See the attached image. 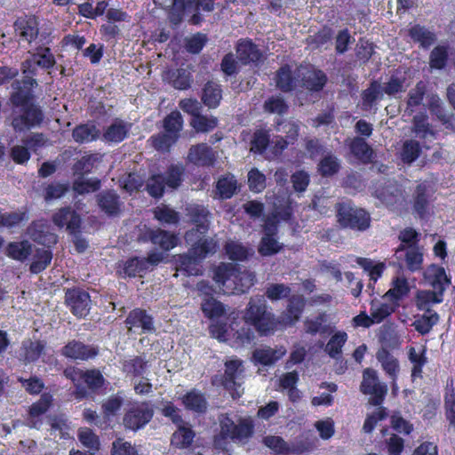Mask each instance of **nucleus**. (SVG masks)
I'll return each instance as SVG.
<instances>
[{
	"mask_svg": "<svg viewBox=\"0 0 455 455\" xmlns=\"http://www.w3.org/2000/svg\"><path fill=\"white\" fill-rule=\"evenodd\" d=\"M340 168V161L331 153L323 156L318 164V172L322 176L329 177L336 174Z\"/></svg>",
	"mask_w": 455,
	"mask_h": 455,
	"instance_id": "58",
	"label": "nucleus"
},
{
	"mask_svg": "<svg viewBox=\"0 0 455 455\" xmlns=\"http://www.w3.org/2000/svg\"><path fill=\"white\" fill-rule=\"evenodd\" d=\"M426 276L431 283L433 289L443 292L451 283L450 278L447 277L445 270L442 267L432 265L426 272Z\"/></svg>",
	"mask_w": 455,
	"mask_h": 455,
	"instance_id": "38",
	"label": "nucleus"
},
{
	"mask_svg": "<svg viewBox=\"0 0 455 455\" xmlns=\"http://www.w3.org/2000/svg\"><path fill=\"white\" fill-rule=\"evenodd\" d=\"M165 186L163 174H153L148 180L147 191L152 197L159 199L164 194Z\"/></svg>",
	"mask_w": 455,
	"mask_h": 455,
	"instance_id": "64",
	"label": "nucleus"
},
{
	"mask_svg": "<svg viewBox=\"0 0 455 455\" xmlns=\"http://www.w3.org/2000/svg\"><path fill=\"white\" fill-rule=\"evenodd\" d=\"M425 354V347L416 349L415 347H411L409 349L408 358L410 362L413 364V367L411 369L412 380H414L416 378H421L422 367L427 362Z\"/></svg>",
	"mask_w": 455,
	"mask_h": 455,
	"instance_id": "54",
	"label": "nucleus"
},
{
	"mask_svg": "<svg viewBox=\"0 0 455 455\" xmlns=\"http://www.w3.org/2000/svg\"><path fill=\"white\" fill-rule=\"evenodd\" d=\"M52 257L51 248H36L29 266V271L36 275L42 273L51 264Z\"/></svg>",
	"mask_w": 455,
	"mask_h": 455,
	"instance_id": "39",
	"label": "nucleus"
},
{
	"mask_svg": "<svg viewBox=\"0 0 455 455\" xmlns=\"http://www.w3.org/2000/svg\"><path fill=\"white\" fill-rule=\"evenodd\" d=\"M208 287L204 281H201V293L204 292L205 297L203 299L201 309L204 315L212 321L209 326V331L212 337L224 341L230 336V331H234L233 338L238 346L250 344L254 339V332L249 323H244L240 329H235L237 323L233 322L228 326L225 320L227 315L232 316L235 312L226 307L213 297L208 295Z\"/></svg>",
	"mask_w": 455,
	"mask_h": 455,
	"instance_id": "1",
	"label": "nucleus"
},
{
	"mask_svg": "<svg viewBox=\"0 0 455 455\" xmlns=\"http://www.w3.org/2000/svg\"><path fill=\"white\" fill-rule=\"evenodd\" d=\"M96 202L100 210L109 218L119 217L123 212L124 203L114 189L99 193L96 196Z\"/></svg>",
	"mask_w": 455,
	"mask_h": 455,
	"instance_id": "17",
	"label": "nucleus"
},
{
	"mask_svg": "<svg viewBox=\"0 0 455 455\" xmlns=\"http://www.w3.org/2000/svg\"><path fill=\"white\" fill-rule=\"evenodd\" d=\"M238 59L244 64L257 62L261 58V52L250 40H241L236 46Z\"/></svg>",
	"mask_w": 455,
	"mask_h": 455,
	"instance_id": "37",
	"label": "nucleus"
},
{
	"mask_svg": "<svg viewBox=\"0 0 455 455\" xmlns=\"http://www.w3.org/2000/svg\"><path fill=\"white\" fill-rule=\"evenodd\" d=\"M412 132L416 137L421 140L434 139L435 132L428 123V117L426 114L419 113L412 119Z\"/></svg>",
	"mask_w": 455,
	"mask_h": 455,
	"instance_id": "42",
	"label": "nucleus"
},
{
	"mask_svg": "<svg viewBox=\"0 0 455 455\" xmlns=\"http://www.w3.org/2000/svg\"><path fill=\"white\" fill-rule=\"evenodd\" d=\"M299 78L298 69L296 70V74H293L288 65L283 66L276 72V87L285 92H291L299 84Z\"/></svg>",
	"mask_w": 455,
	"mask_h": 455,
	"instance_id": "32",
	"label": "nucleus"
},
{
	"mask_svg": "<svg viewBox=\"0 0 455 455\" xmlns=\"http://www.w3.org/2000/svg\"><path fill=\"white\" fill-rule=\"evenodd\" d=\"M132 124L120 118H116L113 123L108 126L102 134V139L108 143H121L131 132Z\"/></svg>",
	"mask_w": 455,
	"mask_h": 455,
	"instance_id": "28",
	"label": "nucleus"
},
{
	"mask_svg": "<svg viewBox=\"0 0 455 455\" xmlns=\"http://www.w3.org/2000/svg\"><path fill=\"white\" fill-rule=\"evenodd\" d=\"M56 65V59L48 46H38L35 52L31 53V57L21 62L22 74H30V76L37 75V68L46 70L51 74L50 70Z\"/></svg>",
	"mask_w": 455,
	"mask_h": 455,
	"instance_id": "8",
	"label": "nucleus"
},
{
	"mask_svg": "<svg viewBox=\"0 0 455 455\" xmlns=\"http://www.w3.org/2000/svg\"><path fill=\"white\" fill-rule=\"evenodd\" d=\"M192 220L195 227L185 233L184 239L191 245L188 253L180 254L177 260V271L187 276L199 275V208L193 211Z\"/></svg>",
	"mask_w": 455,
	"mask_h": 455,
	"instance_id": "4",
	"label": "nucleus"
},
{
	"mask_svg": "<svg viewBox=\"0 0 455 455\" xmlns=\"http://www.w3.org/2000/svg\"><path fill=\"white\" fill-rule=\"evenodd\" d=\"M16 36L28 44L34 42L39 34V21L35 15L19 17L13 24Z\"/></svg>",
	"mask_w": 455,
	"mask_h": 455,
	"instance_id": "21",
	"label": "nucleus"
},
{
	"mask_svg": "<svg viewBox=\"0 0 455 455\" xmlns=\"http://www.w3.org/2000/svg\"><path fill=\"white\" fill-rule=\"evenodd\" d=\"M376 196L388 207L401 205L405 200L403 187L395 180L387 181L376 191Z\"/></svg>",
	"mask_w": 455,
	"mask_h": 455,
	"instance_id": "23",
	"label": "nucleus"
},
{
	"mask_svg": "<svg viewBox=\"0 0 455 455\" xmlns=\"http://www.w3.org/2000/svg\"><path fill=\"white\" fill-rule=\"evenodd\" d=\"M55 226L66 228L68 233L77 232L82 226L81 215L71 206L60 208L52 217Z\"/></svg>",
	"mask_w": 455,
	"mask_h": 455,
	"instance_id": "22",
	"label": "nucleus"
},
{
	"mask_svg": "<svg viewBox=\"0 0 455 455\" xmlns=\"http://www.w3.org/2000/svg\"><path fill=\"white\" fill-rule=\"evenodd\" d=\"M79 378L84 380L88 389L94 394L102 388L105 384L103 375L96 369L80 371Z\"/></svg>",
	"mask_w": 455,
	"mask_h": 455,
	"instance_id": "51",
	"label": "nucleus"
},
{
	"mask_svg": "<svg viewBox=\"0 0 455 455\" xmlns=\"http://www.w3.org/2000/svg\"><path fill=\"white\" fill-rule=\"evenodd\" d=\"M100 134V130L92 123L78 124L72 131L74 140L79 144L95 141L99 139Z\"/></svg>",
	"mask_w": 455,
	"mask_h": 455,
	"instance_id": "34",
	"label": "nucleus"
},
{
	"mask_svg": "<svg viewBox=\"0 0 455 455\" xmlns=\"http://www.w3.org/2000/svg\"><path fill=\"white\" fill-rule=\"evenodd\" d=\"M381 84L378 81L371 83L370 86L362 92V106L363 110H371L383 98Z\"/></svg>",
	"mask_w": 455,
	"mask_h": 455,
	"instance_id": "44",
	"label": "nucleus"
},
{
	"mask_svg": "<svg viewBox=\"0 0 455 455\" xmlns=\"http://www.w3.org/2000/svg\"><path fill=\"white\" fill-rule=\"evenodd\" d=\"M239 190L237 180L231 173L220 176L216 183V194L222 200L230 199Z\"/></svg>",
	"mask_w": 455,
	"mask_h": 455,
	"instance_id": "31",
	"label": "nucleus"
},
{
	"mask_svg": "<svg viewBox=\"0 0 455 455\" xmlns=\"http://www.w3.org/2000/svg\"><path fill=\"white\" fill-rule=\"evenodd\" d=\"M419 142L413 139L405 140L400 149V157L404 164H412L421 154Z\"/></svg>",
	"mask_w": 455,
	"mask_h": 455,
	"instance_id": "53",
	"label": "nucleus"
},
{
	"mask_svg": "<svg viewBox=\"0 0 455 455\" xmlns=\"http://www.w3.org/2000/svg\"><path fill=\"white\" fill-rule=\"evenodd\" d=\"M361 391L363 394L371 395L370 403L378 406L383 403L387 393V387L379 379L375 370L367 368L363 371Z\"/></svg>",
	"mask_w": 455,
	"mask_h": 455,
	"instance_id": "12",
	"label": "nucleus"
},
{
	"mask_svg": "<svg viewBox=\"0 0 455 455\" xmlns=\"http://www.w3.org/2000/svg\"><path fill=\"white\" fill-rule=\"evenodd\" d=\"M124 325L128 332H136L140 330V333L146 334L152 333L156 330L153 316L141 307H135L128 313Z\"/></svg>",
	"mask_w": 455,
	"mask_h": 455,
	"instance_id": "15",
	"label": "nucleus"
},
{
	"mask_svg": "<svg viewBox=\"0 0 455 455\" xmlns=\"http://www.w3.org/2000/svg\"><path fill=\"white\" fill-rule=\"evenodd\" d=\"M285 353L286 350L283 347L275 349L270 347H262L254 350L253 358L260 364L272 365L284 355Z\"/></svg>",
	"mask_w": 455,
	"mask_h": 455,
	"instance_id": "40",
	"label": "nucleus"
},
{
	"mask_svg": "<svg viewBox=\"0 0 455 455\" xmlns=\"http://www.w3.org/2000/svg\"><path fill=\"white\" fill-rule=\"evenodd\" d=\"M183 118L178 110L166 115L162 121L163 131L149 137L151 147L160 153H169L180 138L183 129Z\"/></svg>",
	"mask_w": 455,
	"mask_h": 455,
	"instance_id": "2",
	"label": "nucleus"
},
{
	"mask_svg": "<svg viewBox=\"0 0 455 455\" xmlns=\"http://www.w3.org/2000/svg\"><path fill=\"white\" fill-rule=\"evenodd\" d=\"M46 347V341L44 340H28L23 342V359L27 363L36 362Z\"/></svg>",
	"mask_w": 455,
	"mask_h": 455,
	"instance_id": "47",
	"label": "nucleus"
},
{
	"mask_svg": "<svg viewBox=\"0 0 455 455\" xmlns=\"http://www.w3.org/2000/svg\"><path fill=\"white\" fill-rule=\"evenodd\" d=\"M222 99V90L220 85L215 82H208L201 94V100L204 104L210 108H214L219 106Z\"/></svg>",
	"mask_w": 455,
	"mask_h": 455,
	"instance_id": "46",
	"label": "nucleus"
},
{
	"mask_svg": "<svg viewBox=\"0 0 455 455\" xmlns=\"http://www.w3.org/2000/svg\"><path fill=\"white\" fill-rule=\"evenodd\" d=\"M347 339L344 331L335 333L325 346L324 351L333 359L339 360L341 357L342 347Z\"/></svg>",
	"mask_w": 455,
	"mask_h": 455,
	"instance_id": "56",
	"label": "nucleus"
},
{
	"mask_svg": "<svg viewBox=\"0 0 455 455\" xmlns=\"http://www.w3.org/2000/svg\"><path fill=\"white\" fill-rule=\"evenodd\" d=\"M148 369V362L141 356H134L123 363V371L133 377H141Z\"/></svg>",
	"mask_w": 455,
	"mask_h": 455,
	"instance_id": "59",
	"label": "nucleus"
},
{
	"mask_svg": "<svg viewBox=\"0 0 455 455\" xmlns=\"http://www.w3.org/2000/svg\"><path fill=\"white\" fill-rule=\"evenodd\" d=\"M185 174V167L182 164H172L167 167L165 175H164L165 185L172 188H179Z\"/></svg>",
	"mask_w": 455,
	"mask_h": 455,
	"instance_id": "50",
	"label": "nucleus"
},
{
	"mask_svg": "<svg viewBox=\"0 0 455 455\" xmlns=\"http://www.w3.org/2000/svg\"><path fill=\"white\" fill-rule=\"evenodd\" d=\"M350 150L352 154L363 163L370 162L373 154L372 149L361 137L354 138L350 142Z\"/></svg>",
	"mask_w": 455,
	"mask_h": 455,
	"instance_id": "55",
	"label": "nucleus"
},
{
	"mask_svg": "<svg viewBox=\"0 0 455 455\" xmlns=\"http://www.w3.org/2000/svg\"><path fill=\"white\" fill-rule=\"evenodd\" d=\"M443 292L438 291H420L416 297V306L421 311L433 310L431 307L443 301Z\"/></svg>",
	"mask_w": 455,
	"mask_h": 455,
	"instance_id": "48",
	"label": "nucleus"
},
{
	"mask_svg": "<svg viewBox=\"0 0 455 455\" xmlns=\"http://www.w3.org/2000/svg\"><path fill=\"white\" fill-rule=\"evenodd\" d=\"M179 107L183 112L191 116L190 125L195 132H199V103L195 99H183L180 101Z\"/></svg>",
	"mask_w": 455,
	"mask_h": 455,
	"instance_id": "57",
	"label": "nucleus"
},
{
	"mask_svg": "<svg viewBox=\"0 0 455 455\" xmlns=\"http://www.w3.org/2000/svg\"><path fill=\"white\" fill-rule=\"evenodd\" d=\"M138 240L142 243H151L158 246L164 251L172 250L180 242L178 234L160 228H145V229L140 233Z\"/></svg>",
	"mask_w": 455,
	"mask_h": 455,
	"instance_id": "11",
	"label": "nucleus"
},
{
	"mask_svg": "<svg viewBox=\"0 0 455 455\" xmlns=\"http://www.w3.org/2000/svg\"><path fill=\"white\" fill-rule=\"evenodd\" d=\"M60 353L66 358L87 361L99 355V348L96 346L85 345L82 341L72 339L62 347Z\"/></svg>",
	"mask_w": 455,
	"mask_h": 455,
	"instance_id": "19",
	"label": "nucleus"
},
{
	"mask_svg": "<svg viewBox=\"0 0 455 455\" xmlns=\"http://www.w3.org/2000/svg\"><path fill=\"white\" fill-rule=\"evenodd\" d=\"M52 403V395L50 393L41 395L39 400L33 403L28 409V426L39 429L43 424L41 417L47 412Z\"/></svg>",
	"mask_w": 455,
	"mask_h": 455,
	"instance_id": "24",
	"label": "nucleus"
},
{
	"mask_svg": "<svg viewBox=\"0 0 455 455\" xmlns=\"http://www.w3.org/2000/svg\"><path fill=\"white\" fill-rule=\"evenodd\" d=\"M173 7L178 12V20L183 15L194 12L190 21L194 25L199 24V0H173Z\"/></svg>",
	"mask_w": 455,
	"mask_h": 455,
	"instance_id": "43",
	"label": "nucleus"
},
{
	"mask_svg": "<svg viewBox=\"0 0 455 455\" xmlns=\"http://www.w3.org/2000/svg\"><path fill=\"white\" fill-rule=\"evenodd\" d=\"M177 429L173 432L171 437V443L172 446L184 449L189 447L196 436L195 431L189 423L184 422L176 426Z\"/></svg>",
	"mask_w": 455,
	"mask_h": 455,
	"instance_id": "30",
	"label": "nucleus"
},
{
	"mask_svg": "<svg viewBox=\"0 0 455 455\" xmlns=\"http://www.w3.org/2000/svg\"><path fill=\"white\" fill-rule=\"evenodd\" d=\"M376 358L381 363L382 369L392 380H395L400 370L398 360L387 349L381 348L376 354Z\"/></svg>",
	"mask_w": 455,
	"mask_h": 455,
	"instance_id": "41",
	"label": "nucleus"
},
{
	"mask_svg": "<svg viewBox=\"0 0 455 455\" xmlns=\"http://www.w3.org/2000/svg\"><path fill=\"white\" fill-rule=\"evenodd\" d=\"M338 222L342 228L363 232L371 226V215L363 208L349 203H341L337 208Z\"/></svg>",
	"mask_w": 455,
	"mask_h": 455,
	"instance_id": "7",
	"label": "nucleus"
},
{
	"mask_svg": "<svg viewBox=\"0 0 455 455\" xmlns=\"http://www.w3.org/2000/svg\"><path fill=\"white\" fill-rule=\"evenodd\" d=\"M201 419L205 423L206 419L212 421L213 425L217 424V420L220 421V432L225 437L231 436L235 424L228 417L220 414L218 410L212 409L210 411H206V402L201 396Z\"/></svg>",
	"mask_w": 455,
	"mask_h": 455,
	"instance_id": "26",
	"label": "nucleus"
},
{
	"mask_svg": "<svg viewBox=\"0 0 455 455\" xmlns=\"http://www.w3.org/2000/svg\"><path fill=\"white\" fill-rule=\"evenodd\" d=\"M152 212L154 219L164 227L176 226L180 223V212L171 208L169 205H158L152 210Z\"/></svg>",
	"mask_w": 455,
	"mask_h": 455,
	"instance_id": "36",
	"label": "nucleus"
},
{
	"mask_svg": "<svg viewBox=\"0 0 455 455\" xmlns=\"http://www.w3.org/2000/svg\"><path fill=\"white\" fill-rule=\"evenodd\" d=\"M283 245L275 237V235H263L258 251L261 256H272L279 252Z\"/></svg>",
	"mask_w": 455,
	"mask_h": 455,
	"instance_id": "63",
	"label": "nucleus"
},
{
	"mask_svg": "<svg viewBox=\"0 0 455 455\" xmlns=\"http://www.w3.org/2000/svg\"><path fill=\"white\" fill-rule=\"evenodd\" d=\"M91 302L90 294L79 287L68 289L65 292V303L77 318H84L89 314Z\"/></svg>",
	"mask_w": 455,
	"mask_h": 455,
	"instance_id": "13",
	"label": "nucleus"
},
{
	"mask_svg": "<svg viewBox=\"0 0 455 455\" xmlns=\"http://www.w3.org/2000/svg\"><path fill=\"white\" fill-rule=\"evenodd\" d=\"M124 405V398L116 395L108 396L101 403V414L103 416V422L107 424L108 427H110L113 419L118 415Z\"/></svg>",
	"mask_w": 455,
	"mask_h": 455,
	"instance_id": "33",
	"label": "nucleus"
},
{
	"mask_svg": "<svg viewBox=\"0 0 455 455\" xmlns=\"http://www.w3.org/2000/svg\"><path fill=\"white\" fill-rule=\"evenodd\" d=\"M394 256L400 267H406L411 272L421 267L423 254L419 246L400 245Z\"/></svg>",
	"mask_w": 455,
	"mask_h": 455,
	"instance_id": "18",
	"label": "nucleus"
},
{
	"mask_svg": "<svg viewBox=\"0 0 455 455\" xmlns=\"http://www.w3.org/2000/svg\"><path fill=\"white\" fill-rule=\"evenodd\" d=\"M298 77H301L303 87L315 92L321 91L327 82V76L323 71L309 68H299Z\"/></svg>",
	"mask_w": 455,
	"mask_h": 455,
	"instance_id": "27",
	"label": "nucleus"
},
{
	"mask_svg": "<svg viewBox=\"0 0 455 455\" xmlns=\"http://www.w3.org/2000/svg\"><path fill=\"white\" fill-rule=\"evenodd\" d=\"M305 300L303 297L294 295L290 298L287 308L282 313L277 320V325L291 326L295 324L303 312Z\"/></svg>",
	"mask_w": 455,
	"mask_h": 455,
	"instance_id": "25",
	"label": "nucleus"
},
{
	"mask_svg": "<svg viewBox=\"0 0 455 455\" xmlns=\"http://www.w3.org/2000/svg\"><path fill=\"white\" fill-rule=\"evenodd\" d=\"M32 253V245L27 241L11 242L6 247V255L15 260L25 261Z\"/></svg>",
	"mask_w": 455,
	"mask_h": 455,
	"instance_id": "45",
	"label": "nucleus"
},
{
	"mask_svg": "<svg viewBox=\"0 0 455 455\" xmlns=\"http://www.w3.org/2000/svg\"><path fill=\"white\" fill-rule=\"evenodd\" d=\"M431 189L426 183L419 184L412 195L413 213L420 219L427 218L431 213Z\"/></svg>",
	"mask_w": 455,
	"mask_h": 455,
	"instance_id": "20",
	"label": "nucleus"
},
{
	"mask_svg": "<svg viewBox=\"0 0 455 455\" xmlns=\"http://www.w3.org/2000/svg\"><path fill=\"white\" fill-rule=\"evenodd\" d=\"M225 373L222 384L233 398L240 397L243 392V367L239 359H231L225 363Z\"/></svg>",
	"mask_w": 455,
	"mask_h": 455,
	"instance_id": "10",
	"label": "nucleus"
},
{
	"mask_svg": "<svg viewBox=\"0 0 455 455\" xmlns=\"http://www.w3.org/2000/svg\"><path fill=\"white\" fill-rule=\"evenodd\" d=\"M23 75L22 79L14 80L12 84L14 92L11 93L10 101L13 107L25 105L31 101L33 100V89L38 85L36 79L34 78L35 76Z\"/></svg>",
	"mask_w": 455,
	"mask_h": 455,
	"instance_id": "14",
	"label": "nucleus"
},
{
	"mask_svg": "<svg viewBox=\"0 0 455 455\" xmlns=\"http://www.w3.org/2000/svg\"><path fill=\"white\" fill-rule=\"evenodd\" d=\"M97 157L94 155H85L76 161L72 166L74 175L84 177L85 174L92 172Z\"/></svg>",
	"mask_w": 455,
	"mask_h": 455,
	"instance_id": "62",
	"label": "nucleus"
},
{
	"mask_svg": "<svg viewBox=\"0 0 455 455\" xmlns=\"http://www.w3.org/2000/svg\"><path fill=\"white\" fill-rule=\"evenodd\" d=\"M246 323L252 325L260 335L273 333L277 328V320L268 310L264 296L251 298L243 314Z\"/></svg>",
	"mask_w": 455,
	"mask_h": 455,
	"instance_id": "3",
	"label": "nucleus"
},
{
	"mask_svg": "<svg viewBox=\"0 0 455 455\" xmlns=\"http://www.w3.org/2000/svg\"><path fill=\"white\" fill-rule=\"evenodd\" d=\"M395 309V302H381L378 299H372L371 301L370 312L375 323H381L385 318L390 315Z\"/></svg>",
	"mask_w": 455,
	"mask_h": 455,
	"instance_id": "52",
	"label": "nucleus"
},
{
	"mask_svg": "<svg viewBox=\"0 0 455 455\" xmlns=\"http://www.w3.org/2000/svg\"><path fill=\"white\" fill-rule=\"evenodd\" d=\"M154 414V408L149 401H132L124 413L123 426L126 430L137 432L153 419Z\"/></svg>",
	"mask_w": 455,
	"mask_h": 455,
	"instance_id": "6",
	"label": "nucleus"
},
{
	"mask_svg": "<svg viewBox=\"0 0 455 455\" xmlns=\"http://www.w3.org/2000/svg\"><path fill=\"white\" fill-rule=\"evenodd\" d=\"M17 108H21V109L20 114L14 116L12 119V126L15 132H20L30 130L43 123L44 118V112L32 100L25 105H19Z\"/></svg>",
	"mask_w": 455,
	"mask_h": 455,
	"instance_id": "9",
	"label": "nucleus"
},
{
	"mask_svg": "<svg viewBox=\"0 0 455 455\" xmlns=\"http://www.w3.org/2000/svg\"><path fill=\"white\" fill-rule=\"evenodd\" d=\"M27 233L32 241L47 248H52L58 243V235L51 231L47 221L43 219L32 221Z\"/></svg>",
	"mask_w": 455,
	"mask_h": 455,
	"instance_id": "16",
	"label": "nucleus"
},
{
	"mask_svg": "<svg viewBox=\"0 0 455 455\" xmlns=\"http://www.w3.org/2000/svg\"><path fill=\"white\" fill-rule=\"evenodd\" d=\"M412 326L421 335L430 332L432 328L438 323L439 315L435 310L423 311L422 314L415 315Z\"/></svg>",
	"mask_w": 455,
	"mask_h": 455,
	"instance_id": "35",
	"label": "nucleus"
},
{
	"mask_svg": "<svg viewBox=\"0 0 455 455\" xmlns=\"http://www.w3.org/2000/svg\"><path fill=\"white\" fill-rule=\"evenodd\" d=\"M212 278L219 286H231L238 292H245L255 281V275L250 270L236 267L232 263H221L212 270Z\"/></svg>",
	"mask_w": 455,
	"mask_h": 455,
	"instance_id": "5",
	"label": "nucleus"
},
{
	"mask_svg": "<svg viewBox=\"0 0 455 455\" xmlns=\"http://www.w3.org/2000/svg\"><path fill=\"white\" fill-rule=\"evenodd\" d=\"M409 87L405 72L396 70L389 79L381 84L384 94L396 98L398 94L404 92Z\"/></svg>",
	"mask_w": 455,
	"mask_h": 455,
	"instance_id": "29",
	"label": "nucleus"
},
{
	"mask_svg": "<svg viewBox=\"0 0 455 455\" xmlns=\"http://www.w3.org/2000/svg\"><path fill=\"white\" fill-rule=\"evenodd\" d=\"M170 84L177 90H187L192 83V74L186 68H177L167 73Z\"/></svg>",
	"mask_w": 455,
	"mask_h": 455,
	"instance_id": "49",
	"label": "nucleus"
},
{
	"mask_svg": "<svg viewBox=\"0 0 455 455\" xmlns=\"http://www.w3.org/2000/svg\"><path fill=\"white\" fill-rule=\"evenodd\" d=\"M147 267L142 258L133 256L127 259L124 262L123 272L125 276L136 277L137 275L142 276V274L146 273Z\"/></svg>",
	"mask_w": 455,
	"mask_h": 455,
	"instance_id": "61",
	"label": "nucleus"
},
{
	"mask_svg": "<svg viewBox=\"0 0 455 455\" xmlns=\"http://www.w3.org/2000/svg\"><path fill=\"white\" fill-rule=\"evenodd\" d=\"M410 36L414 41L419 42L424 48H428L436 40V36L433 32L419 25L413 26L410 29Z\"/></svg>",
	"mask_w": 455,
	"mask_h": 455,
	"instance_id": "60",
	"label": "nucleus"
}]
</instances>
